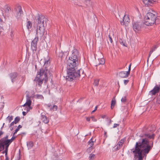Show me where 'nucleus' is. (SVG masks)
Returning a JSON list of instances; mask_svg holds the SVG:
<instances>
[{"instance_id":"c9c22d12","label":"nucleus","mask_w":160,"mask_h":160,"mask_svg":"<svg viewBox=\"0 0 160 160\" xmlns=\"http://www.w3.org/2000/svg\"><path fill=\"white\" fill-rule=\"evenodd\" d=\"M91 118L92 119V121L93 122H96L97 121V119L93 116L91 117Z\"/></svg>"},{"instance_id":"de8ad7c7","label":"nucleus","mask_w":160,"mask_h":160,"mask_svg":"<svg viewBox=\"0 0 160 160\" xmlns=\"http://www.w3.org/2000/svg\"><path fill=\"white\" fill-rule=\"evenodd\" d=\"M22 114L24 116H25L26 115V112L23 111L22 112Z\"/></svg>"},{"instance_id":"dca6fc26","label":"nucleus","mask_w":160,"mask_h":160,"mask_svg":"<svg viewBox=\"0 0 160 160\" xmlns=\"http://www.w3.org/2000/svg\"><path fill=\"white\" fill-rule=\"evenodd\" d=\"M97 65L96 66L99 65L100 64H103L105 63L104 59L103 58H101L98 59V61H97Z\"/></svg>"},{"instance_id":"c85d7f7f","label":"nucleus","mask_w":160,"mask_h":160,"mask_svg":"<svg viewBox=\"0 0 160 160\" xmlns=\"http://www.w3.org/2000/svg\"><path fill=\"white\" fill-rule=\"evenodd\" d=\"M22 127V126L21 125H19L17 128L15 130V131L14 133V135L16 134L17 132L19 130V129L21 128Z\"/></svg>"},{"instance_id":"4be33fe9","label":"nucleus","mask_w":160,"mask_h":160,"mask_svg":"<svg viewBox=\"0 0 160 160\" xmlns=\"http://www.w3.org/2000/svg\"><path fill=\"white\" fill-rule=\"evenodd\" d=\"M22 12L21 9H19L18 12L17 13V17L18 18H19L21 17L22 16Z\"/></svg>"},{"instance_id":"a211bd4d","label":"nucleus","mask_w":160,"mask_h":160,"mask_svg":"<svg viewBox=\"0 0 160 160\" xmlns=\"http://www.w3.org/2000/svg\"><path fill=\"white\" fill-rule=\"evenodd\" d=\"M49 59L48 58L46 59L45 58H44L43 59L41 60V62H43L44 63V65L46 66L45 67L46 68V66H48L49 63Z\"/></svg>"},{"instance_id":"f3484780","label":"nucleus","mask_w":160,"mask_h":160,"mask_svg":"<svg viewBox=\"0 0 160 160\" xmlns=\"http://www.w3.org/2000/svg\"><path fill=\"white\" fill-rule=\"evenodd\" d=\"M142 2L145 4L149 5L153 3L154 1L153 0H142Z\"/></svg>"},{"instance_id":"412c9836","label":"nucleus","mask_w":160,"mask_h":160,"mask_svg":"<svg viewBox=\"0 0 160 160\" xmlns=\"http://www.w3.org/2000/svg\"><path fill=\"white\" fill-rule=\"evenodd\" d=\"M27 146L28 149H31L33 146V143L32 142H27Z\"/></svg>"},{"instance_id":"58836bf2","label":"nucleus","mask_w":160,"mask_h":160,"mask_svg":"<svg viewBox=\"0 0 160 160\" xmlns=\"http://www.w3.org/2000/svg\"><path fill=\"white\" fill-rule=\"evenodd\" d=\"M97 108L98 106H96L95 108L94 109V110L91 113L92 114L95 111H96L97 109Z\"/></svg>"},{"instance_id":"5701e85b","label":"nucleus","mask_w":160,"mask_h":160,"mask_svg":"<svg viewBox=\"0 0 160 160\" xmlns=\"http://www.w3.org/2000/svg\"><path fill=\"white\" fill-rule=\"evenodd\" d=\"M116 104V101L115 98H113L111 102V108L112 109L114 107L115 105Z\"/></svg>"},{"instance_id":"393cba45","label":"nucleus","mask_w":160,"mask_h":160,"mask_svg":"<svg viewBox=\"0 0 160 160\" xmlns=\"http://www.w3.org/2000/svg\"><path fill=\"white\" fill-rule=\"evenodd\" d=\"M145 137L146 138H153V135L152 134H145L144 135Z\"/></svg>"},{"instance_id":"f8f14e48","label":"nucleus","mask_w":160,"mask_h":160,"mask_svg":"<svg viewBox=\"0 0 160 160\" xmlns=\"http://www.w3.org/2000/svg\"><path fill=\"white\" fill-rule=\"evenodd\" d=\"M1 140L2 142L3 143L4 146H6V148H8L9 146L11 143V141L9 139L6 140L5 139L3 138Z\"/></svg>"},{"instance_id":"f03ea898","label":"nucleus","mask_w":160,"mask_h":160,"mask_svg":"<svg viewBox=\"0 0 160 160\" xmlns=\"http://www.w3.org/2000/svg\"><path fill=\"white\" fill-rule=\"evenodd\" d=\"M78 65V62H75L71 61L68 60L67 68L68 73L66 79L69 81H72L76 78L79 77L83 74V70L81 69L77 70Z\"/></svg>"},{"instance_id":"09e8293b","label":"nucleus","mask_w":160,"mask_h":160,"mask_svg":"<svg viewBox=\"0 0 160 160\" xmlns=\"http://www.w3.org/2000/svg\"><path fill=\"white\" fill-rule=\"evenodd\" d=\"M3 134V132L2 131H0V136Z\"/></svg>"},{"instance_id":"aec40b11","label":"nucleus","mask_w":160,"mask_h":160,"mask_svg":"<svg viewBox=\"0 0 160 160\" xmlns=\"http://www.w3.org/2000/svg\"><path fill=\"white\" fill-rule=\"evenodd\" d=\"M124 141V139H122L117 144L118 147V148L119 146V148H120L121 147H122Z\"/></svg>"},{"instance_id":"c756f323","label":"nucleus","mask_w":160,"mask_h":160,"mask_svg":"<svg viewBox=\"0 0 160 160\" xmlns=\"http://www.w3.org/2000/svg\"><path fill=\"white\" fill-rule=\"evenodd\" d=\"M99 81V80L98 79L95 80L93 83V85L95 86H98V85Z\"/></svg>"},{"instance_id":"79ce46f5","label":"nucleus","mask_w":160,"mask_h":160,"mask_svg":"<svg viewBox=\"0 0 160 160\" xmlns=\"http://www.w3.org/2000/svg\"><path fill=\"white\" fill-rule=\"evenodd\" d=\"M15 137H14V136H13L11 139H9V140H10V141H11V143L12 142V141H13V140H14L15 139Z\"/></svg>"},{"instance_id":"2f4dec72","label":"nucleus","mask_w":160,"mask_h":160,"mask_svg":"<svg viewBox=\"0 0 160 160\" xmlns=\"http://www.w3.org/2000/svg\"><path fill=\"white\" fill-rule=\"evenodd\" d=\"M20 118L18 117H16L14 119V123L15 124L17 123L19 121Z\"/></svg>"},{"instance_id":"0eeeda50","label":"nucleus","mask_w":160,"mask_h":160,"mask_svg":"<svg viewBox=\"0 0 160 160\" xmlns=\"http://www.w3.org/2000/svg\"><path fill=\"white\" fill-rule=\"evenodd\" d=\"M32 101L31 100V97L28 95L26 96V101L25 103L23 105V107H25V109H26L27 112L32 109V107L31 105V104Z\"/></svg>"},{"instance_id":"cd10ccee","label":"nucleus","mask_w":160,"mask_h":160,"mask_svg":"<svg viewBox=\"0 0 160 160\" xmlns=\"http://www.w3.org/2000/svg\"><path fill=\"white\" fill-rule=\"evenodd\" d=\"M58 106L56 105H53L52 107H51L50 108V110H55V111H56L58 109Z\"/></svg>"},{"instance_id":"3c124183","label":"nucleus","mask_w":160,"mask_h":160,"mask_svg":"<svg viewBox=\"0 0 160 160\" xmlns=\"http://www.w3.org/2000/svg\"><path fill=\"white\" fill-rule=\"evenodd\" d=\"M4 124H4V123H3V126L4 125Z\"/></svg>"},{"instance_id":"b1692460","label":"nucleus","mask_w":160,"mask_h":160,"mask_svg":"<svg viewBox=\"0 0 160 160\" xmlns=\"http://www.w3.org/2000/svg\"><path fill=\"white\" fill-rule=\"evenodd\" d=\"M120 43L123 46L127 47V44L126 43L125 41L123 39H121L119 41Z\"/></svg>"},{"instance_id":"f704fd0d","label":"nucleus","mask_w":160,"mask_h":160,"mask_svg":"<svg viewBox=\"0 0 160 160\" xmlns=\"http://www.w3.org/2000/svg\"><path fill=\"white\" fill-rule=\"evenodd\" d=\"M126 97H123L121 99V101L122 102H126Z\"/></svg>"},{"instance_id":"4468645a","label":"nucleus","mask_w":160,"mask_h":160,"mask_svg":"<svg viewBox=\"0 0 160 160\" xmlns=\"http://www.w3.org/2000/svg\"><path fill=\"white\" fill-rule=\"evenodd\" d=\"M95 141V140L94 141H93V139L92 138L88 142V144L89 146V147L87 149L88 151L92 150L93 149L92 146L93 145L94 142Z\"/></svg>"},{"instance_id":"9d476101","label":"nucleus","mask_w":160,"mask_h":160,"mask_svg":"<svg viewBox=\"0 0 160 160\" xmlns=\"http://www.w3.org/2000/svg\"><path fill=\"white\" fill-rule=\"evenodd\" d=\"M68 60L69 61H71L72 62L74 61V62H78L77 53L74 52L73 53Z\"/></svg>"},{"instance_id":"423d86ee","label":"nucleus","mask_w":160,"mask_h":160,"mask_svg":"<svg viewBox=\"0 0 160 160\" xmlns=\"http://www.w3.org/2000/svg\"><path fill=\"white\" fill-rule=\"evenodd\" d=\"M10 77L12 82L13 83L16 80L17 82L23 84L25 81L24 78L21 77H18V74L16 72H13L10 74Z\"/></svg>"},{"instance_id":"7c9ffc66","label":"nucleus","mask_w":160,"mask_h":160,"mask_svg":"<svg viewBox=\"0 0 160 160\" xmlns=\"http://www.w3.org/2000/svg\"><path fill=\"white\" fill-rule=\"evenodd\" d=\"M7 120H8L9 122H10L13 119V117L12 116H8L7 117Z\"/></svg>"},{"instance_id":"1a4fd4ad","label":"nucleus","mask_w":160,"mask_h":160,"mask_svg":"<svg viewBox=\"0 0 160 160\" xmlns=\"http://www.w3.org/2000/svg\"><path fill=\"white\" fill-rule=\"evenodd\" d=\"M141 22H134L133 24V27L135 32H138L141 29Z\"/></svg>"},{"instance_id":"473e14b6","label":"nucleus","mask_w":160,"mask_h":160,"mask_svg":"<svg viewBox=\"0 0 160 160\" xmlns=\"http://www.w3.org/2000/svg\"><path fill=\"white\" fill-rule=\"evenodd\" d=\"M156 48L155 47L153 48H152V49L149 52V56H148L149 58L150 57V56L151 54L152 53V52L155 50Z\"/></svg>"},{"instance_id":"9b49d317","label":"nucleus","mask_w":160,"mask_h":160,"mask_svg":"<svg viewBox=\"0 0 160 160\" xmlns=\"http://www.w3.org/2000/svg\"><path fill=\"white\" fill-rule=\"evenodd\" d=\"M38 40V38L36 37L32 41L31 43V46L33 50H35L36 49L37 43Z\"/></svg>"},{"instance_id":"37998d69","label":"nucleus","mask_w":160,"mask_h":160,"mask_svg":"<svg viewBox=\"0 0 160 160\" xmlns=\"http://www.w3.org/2000/svg\"><path fill=\"white\" fill-rule=\"evenodd\" d=\"M109 40L110 41V42L112 43V40L111 38V37L109 35Z\"/></svg>"},{"instance_id":"a19ab883","label":"nucleus","mask_w":160,"mask_h":160,"mask_svg":"<svg viewBox=\"0 0 160 160\" xmlns=\"http://www.w3.org/2000/svg\"><path fill=\"white\" fill-rule=\"evenodd\" d=\"M129 82V80H124V82L125 85L127 84Z\"/></svg>"},{"instance_id":"7ed1b4c3","label":"nucleus","mask_w":160,"mask_h":160,"mask_svg":"<svg viewBox=\"0 0 160 160\" xmlns=\"http://www.w3.org/2000/svg\"><path fill=\"white\" fill-rule=\"evenodd\" d=\"M44 17L42 15H38L36 17L35 24L37 26L36 34L37 36L42 37L44 33L45 28L44 26Z\"/></svg>"},{"instance_id":"49530a36","label":"nucleus","mask_w":160,"mask_h":160,"mask_svg":"<svg viewBox=\"0 0 160 160\" xmlns=\"http://www.w3.org/2000/svg\"><path fill=\"white\" fill-rule=\"evenodd\" d=\"M15 124L14 121L12 122L10 124V126H13L14 125V124Z\"/></svg>"},{"instance_id":"bb28decb","label":"nucleus","mask_w":160,"mask_h":160,"mask_svg":"<svg viewBox=\"0 0 160 160\" xmlns=\"http://www.w3.org/2000/svg\"><path fill=\"white\" fill-rule=\"evenodd\" d=\"M4 147L3 144L1 140H0V152L4 148Z\"/></svg>"},{"instance_id":"6ab92c4d","label":"nucleus","mask_w":160,"mask_h":160,"mask_svg":"<svg viewBox=\"0 0 160 160\" xmlns=\"http://www.w3.org/2000/svg\"><path fill=\"white\" fill-rule=\"evenodd\" d=\"M32 22L30 21H27V23L26 24V26L28 30H29L32 28Z\"/></svg>"},{"instance_id":"39448f33","label":"nucleus","mask_w":160,"mask_h":160,"mask_svg":"<svg viewBox=\"0 0 160 160\" xmlns=\"http://www.w3.org/2000/svg\"><path fill=\"white\" fill-rule=\"evenodd\" d=\"M156 16L155 14L149 12L144 18V23L148 26H151L155 23Z\"/></svg>"},{"instance_id":"4c0bfd02","label":"nucleus","mask_w":160,"mask_h":160,"mask_svg":"<svg viewBox=\"0 0 160 160\" xmlns=\"http://www.w3.org/2000/svg\"><path fill=\"white\" fill-rule=\"evenodd\" d=\"M64 53L62 52H60L59 54V57H63Z\"/></svg>"},{"instance_id":"a878e982","label":"nucleus","mask_w":160,"mask_h":160,"mask_svg":"<svg viewBox=\"0 0 160 160\" xmlns=\"http://www.w3.org/2000/svg\"><path fill=\"white\" fill-rule=\"evenodd\" d=\"M95 157V155L94 154H91L89 155V160H93Z\"/></svg>"},{"instance_id":"ea45409f","label":"nucleus","mask_w":160,"mask_h":160,"mask_svg":"<svg viewBox=\"0 0 160 160\" xmlns=\"http://www.w3.org/2000/svg\"><path fill=\"white\" fill-rule=\"evenodd\" d=\"M8 148H6L5 150V156L7 155L8 151Z\"/></svg>"},{"instance_id":"c03bdc74","label":"nucleus","mask_w":160,"mask_h":160,"mask_svg":"<svg viewBox=\"0 0 160 160\" xmlns=\"http://www.w3.org/2000/svg\"><path fill=\"white\" fill-rule=\"evenodd\" d=\"M91 117H87L86 118V119L87 121L89 122L90 120Z\"/></svg>"},{"instance_id":"a18cd8bd","label":"nucleus","mask_w":160,"mask_h":160,"mask_svg":"<svg viewBox=\"0 0 160 160\" xmlns=\"http://www.w3.org/2000/svg\"><path fill=\"white\" fill-rule=\"evenodd\" d=\"M119 124L115 123L114 124L113 127V128H115L117 127L118 126H119Z\"/></svg>"},{"instance_id":"6e6552de","label":"nucleus","mask_w":160,"mask_h":160,"mask_svg":"<svg viewBox=\"0 0 160 160\" xmlns=\"http://www.w3.org/2000/svg\"><path fill=\"white\" fill-rule=\"evenodd\" d=\"M130 19L128 15H125L123 17L122 21H121V23L122 25L126 26L128 25Z\"/></svg>"},{"instance_id":"20e7f679","label":"nucleus","mask_w":160,"mask_h":160,"mask_svg":"<svg viewBox=\"0 0 160 160\" xmlns=\"http://www.w3.org/2000/svg\"><path fill=\"white\" fill-rule=\"evenodd\" d=\"M47 71V70H44L43 68H42L38 72V74L34 81L40 87H41L43 81H44L46 82L48 80Z\"/></svg>"},{"instance_id":"8fccbe9b","label":"nucleus","mask_w":160,"mask_h":160,"mask_svg":"<svg viewBox=\"0 0 160 160\" xmlns=\"http://www.w3.org/2000/svg\"><path fill=\"white\" fill-rule=\"evenodd\" d=\"M6 158L5 160H8L9 158L7 157V155H6Z\"/></svg>"},{"instance_id":"f257e3e1","label":"nucleus","mask_w":160,"mask_h":160,"mask_svg":"<svg viewBox=\"0 0 160 160\" xmlns=\"http://www.w3.org/2000/svg\"><path fill=\"white\" fill-rule=\"evenodd\" d=\"M152 146L149 144V142L146 138L143 139L141 143L136 142L135 149L133 151L135 156L138 158V160H142V155L146 156L151 149Z\"/></svg>"},{"instance_id":"72a5a7b5","label":"nucleus","mask_w":160,"mask_h":160,"mask_svg":"<svg viewBox=\"0 0 160 160\" xmlns=\"http://www.w3.org/2000/svg\"><path fill=\"white\" fill-rule=\"evenodd\" d=\"M156 102L158 104L160 103V93L157 98Z\"/></svg>"},{"instance_id":"ddd939ff","label":"nucleus","mask_w":160,"mask_h":160,"mask_svg":"<svg viewBox=\"0 0 160 160\" xmlns=\"http://www.w3.org/2000/svg\"><path fill=\"white\" fill-rule=\"evenodd\" d=\"M129 73L128 72L122 71L119 73V76L121 78H126L128 77Z\"/></svg>"},{"instance_id":"e433bc0d","label":"nucleus","mask_w":160,"mask_h":160,"mask_svg":"<svg viewBox=\"0 0 160 160\" xmlns=\"http://www.w3.org/2000/svg\"><path fill=\"white\" fill-rule=\"evenodd\" d=\"M131 63L128 67V71H127L129 74L131 70Z\"/></svg>"},{"instance_id":"2eb2a0df","label":"nucleus","mask_w":160,"mask_h":160,"mask_svg":"<svg viewBox=\"0 0 160 160\" xmlns=\"http://www.w3.org/2000/svg\"><path fill=\"white\" fill-rule=\"evenodd\" d=\"M41 120L45 123H48L49 121V119L45 115H42L41 116Z\"/></svg>"}]
</instances>
